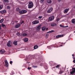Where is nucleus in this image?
I'll return each mask as SVG.
<instances>
[{
    "mask_svg": "<svg viewBox=\"0 0 75 75\" xmlns=\"http://www.w3.org/2000/svg\"><path fill=\"white\" fill-rule=\"evenodd\" d=\"M31 67H30H30H28V69H29V70H30V69H31Z\"/></svg>",
    "mask_w": 75,
    "mask_h": 75,
    "instance_id": "nucleus-42",
    "label": "nucleus"
},
{
    "mask_svg": "<svg viewBox=\"0 0 75 75\" xmlns=\"http://www.w3.org/2000/svg\"><path fill=\"white\" fill-rule=\"evenodd\" d=\"M75 72L74 71L72 70V71H70V74H71V75L73 74H74V73H75Z\"/></svg>",
    "mask_w": 75,
    "mask_h": 75,
    "instance_id": "nucleus-28",
    "label": "nucleus"
},
{
    "mask_svg": "<svg viewBox=\"0 0 75 75\" xmlns=\"http://www.w3.org/2000/svg\"><path fill=\"white\" fill-rule=\"evenodd\" d=\"M40 2L41 3H43V2L44 1V0H40Z\"/></svg>",
    "mask_w": 75,
    "mask_h": 75,
    "instance_id": "nucleus-39",
    "label": "nucleus"
},
{
    "mask_svg": "<svg viewBox=\"0 0 75 75\" xmlns=\"http://www.w3.org/2000/svg\"><path fill=\"white\" fill-rule=\"evenodd\" d=\"M13 44L15 45H17V41H14Z\"/></svg>",
    "mask_w": 75,
    "mask_h": 75,
    "instance_id": "nucleus-13",
    "label": "nucleus"
},
{
    "mask_svg": "<svg viewBox=\"0 0 75 75\" xmlns=\"http://www.w3.org/2000/svg\"><path fill=\"white\" fill-rule=\"evenodd\" d=\"M5 62L6 66V67H8V62H7V60H6V61H5Z\"/></svg>",
    "mask_w": 75,
    "mask_h": 75,
    "instance_id": "nucleus-9",
    "label": "nucleus"
},
{
    "mask_svg": "<svg viewBox=\"0 0 75 75\" xmlns=\"http://www.w3.org/2000/svg\"><path fill=\"white\" fill-rule=\"evenodd\" d=\"M24 23V21H22V22L21 23V24H22V23Z\"/></svg>",
    "mask_w": 75,
    "mask_h": 75,
    "instance_id": "nucleus-44",
    "label": "nucleus"
},
{
    "mask_svg": "<svg viewBox=\"0 0 75 75\" xmlns=\"http://www.w3.org/2000/svg\"><path fill=\"white\" fill-rule=\"evenodd\" d=\"M58 1H59V2H60L61 1V0H58Z\"/></svg>",
    "mask_w": 75,
    "mask_h": 75,
    "instance_id": "nucleus-47",
    "label": "nucleus"
},
{
    "mask_svg": "<svg viewBox=\"0 0 75 75\" xmlns=\"http://www.w3.org/2000/svg\"><path fill=\"white\" fill-rule=\"evenodd\" d=\"M54 30H52L50 31L47 32L46 33H53V32H54Z\"/></svg>",
    "mask_w": 75,
    "mask_h": 75,
    "instance_id": "nucleus-18",
    "label": "nucleus"
},
{
    "mask_svg": "<svg viewBox=\"0 0 75 75\" xmlns=\"http://www.w3.org/2000/svg\"><path fill=\"white\" fill-rule=\"evenodd\" d=\"M72 56L73 57H74V54H72Z\"/></svg>",
    "mask_w": 75,
    "mask_h": 75,
    "instance_id": "nucleus-51",
    "label": "nucleus"
},
{
    "mask_svg": "<svg viewBox=\"0 0 75 75\" xmlns=\"http://www.w3.org/2000/svg\"><path fill=\"white\" fill-rule=\"evenodd\" d=\"M27 34L26 33H23V36L24 37H25V36H27Z\"/></svg>",
    "mask_w": 75,
    "mask_h": 75,
    "instance_id": "nucleus-30",
    "label": "nucleus"
},
{
    "mask_svg": "<svg viewBox=\"0 0 75 75\" xmlns=\"http://www.w3.org/2000/svg\"><path fill=\"white\" fill-rule=\"evenodd\" d=\"M64 10V13H67L69 11V8L66 9Z\"/></svg>",
    "mask_w": 75,
    "mask_h": 75,
    "instance_id": "nucleus-15",
    "label": "nucleus"
},
{
    "mask_svg": "<svg viewBox=\"0 0 75 75\" xmlns=\"http://www.w3.org/2000/svg\"><path fill=\"white\" fill-rule=\"evenodd\" d=\"M64 71H62V70H60L59 72V74H61L62 73H63Z\"/></svg>",
    "mask_w": 75,
    "mask_h": 75,
    "instance_id": "nucleus-21",
    "label": "nucleus"
},
{
    "mask_svg": "<svg viewBox=\"0 0 75 75\" xmlns=\"http://www.w3.org/2000/svg\"><path fill=\"white\" fill-rule=\"evenodd\" d=\"M74 8H75V6H74Z\"/></svg>",
    "mask_w": 75,
    "mask_h": 75,
    "instance_id": "nucleus-52",
    "label": "nucleus"
},
{
    "mask_svg": "<svg viewBox=\"0 0 75 75\" xmlns=\"http://www.w3.org/2000/svg\"><path fill=\"white\" fill-rule=\"evenodd\" d=\"M42 31H45V29H46V27L45 26V27H43L42 28Z\"/></svg>",
    "mask_w": 75,
    "mask_h": 75,
    "instance_id": "nucleus-17",
    "label": "nucleus"
},
{
    "mask_svg": "<svg viewBox=\"0 0 75 75\" xmlns=\"http://www.w3.org/2000/svg\"><path fill=\"white\" fill-rule=\"evenodd\" d=\"M48 36H49V34H47L46 35L45 38H48Z\"/></svg>",
    "mask_w": 75,
    "mask_h": 75,
    "instance_id": "nucleus-33",
    "label": "nucleus"
},
{
    "mask_svg": "<svg viewBox=\"0 0 75 75\" xmlns=\"http://www.w3.org/2000/svg\"><path fill=\"white\" fill-rule=\"evenodd\" d=\"M42 18V16H39L38 17V18Z\"/></svg>",
    "mask_w": 75,
    "mask_h": 75,
    "instance_id": "nucleus-37",
    "label": "nucleus"
},
{
    "mask_svg": "<svg viewBox=\"0 0 75 75\" xmlns=\"http://www.w3.org/2000/svg\"><path fill=\"white\" fill-rule=\"evenodd\" d=\"M11 44H12V42H11V41L9 40L7 43V45L8 47H11Z\"/></svg>",
    "mask_w": 75,
    "mask_h": 75,
    "instance_id": "nucleus-3",
    "label": "nucleus"
},
{
    "mask_svg": "<svg viewBox=\"0 0 75 75\" xmlns=\"http://www.w3.org/2000/svg\"><path fill=\"white\" fill-rule=\"evenodd\" d=\"M51 26L54 27V26H56V25H57V24L54 23H51Z\"/></svg>",
    "mask_w": 75,
    "mask_h": 75,
    "instance_id": "nucleus-12",
    "label": "nucleus"
},
{
    "mask_svg": "<svg viewBox=\"0 0 75 75\" xmlns=\"http://www.w3.org/2000/svg\"><path fill=\"white\" fill-rule=\"evenodd\" d=\"M2 27H3V28H6V25L4 24H2Z\"/></svg>",
    "mask_w": 75,
    "mask_h": 75,
    "instance_id": "nucleus-29",
    "label": "nucleus"
},
{
    "mask_svg": "<svg viewBox=\"0 0 75 75\" xmlns=\"http://www.w3.org/2000/svg\"><path fill=\"white\" fill-rule=\"evenodd\" d=\"M63 37V35H60L56 36V37L57 39H58L59 38H61V37Z\"/></svg>",
    "mask_w": 75,
    "mask_h": 75,
    "instance_id": "nucleus-7",
    "label": "nucleus"
},
{
    "mask_svg": "<svg viewBox=\"0 0 75 75\" xmlns=\"http://www.w3.org/2000/svg\"><path fill=\"white\" fill-rule=\"evenodd\" d=\"M1 25H0V30H1Z\"/></svg>",
    "mask_w": 75,
    "mask_h": 75,
    "instance_id": "nucleus-45",
    "label": "nucleus"
},
{
    "mask_svg": "<svg viewBox=\"0 0 75 75\" xmlns=\"http://www.w3.org/2000/svg\"><path fill=\"white\" fill-rule=\"evenodd\" d=\"M27 12V11L25 10H22L19 11V13L20 14H25V13H26Z\"/></svg>",
    "mask_w": 75,
    "mask_h": 75,
    "instance_id": "nucleus-2",
    "label": "nucleus"
},
{
    "mask_svg": "<svg viewBox=\"0 0 75 75\" xmlns=\"http://www.w3.org/2000/svg\"><path fill=\"white\" fill-rule=\"evenodd\" d=\"M62 46V45H60V46L61 47Z\"/></svg>",
    "mask_w": 75,
    "mask_h": 75,
    "instance_id": "nucleus-50",
    "label": "nucleus"
},
{
    "mask_svg": "<svg viewBox=\"0 0 75 75\" xmlns=\"http://www.w3.org/2000/svg\"><path fill=\"white\" fill-rule=\"evenodd\" d=\"M33 2L30 1L28 5V8H33Z\"/></svg>",
    "mask_w": 75,
    "mask_h": 75,
    "instance_id": "nucleus-1",
    "label": "nucleus"
},
{
    "mask_svg": "<svg viewBox=\"0 0 75 75\" xmlns=\"http://www.w3.org/2000/svg\"><path fill=\"white\" fill-rule=\"evenodd\" d=\"M60 26L61 27H64V26H62V25H60Z\"/></svg>",
    "mask_w": 75,
    "mask_h": 75,
    "instance_id": "nucleus-41",
    "label": "nucleus"
},
{
    "mask_svg": "<svg viewBox=\"0 0 75 75\" xmlns=\"http://www.w3.org/2000/svg\"><path fill=\"white\" fill-rule=\"evenodd\" d=\"M38 45H36L34 47V49H37L38 48Z\"/></svg>",
    "mask_w": 75,
    "mask_h": 75,
    "instance_id": "nucleus-22",
    "label": "nucleus"
},
{
    "mask_svg": "<svg viewBox=\"0 0 75 75\" xmlns=\"http://www.w3.org/2000/svg\"><path fill=\"white\" fill-rule=\"evenodd\" d=\"M17 35H18V36H20V33L19 32H18L17 33Z\"/></svg>",
    "mask_w": 75,
    "mask_h": 75,
    "instance_id": "nucleus-31",
    "label": "nucleus"
},
{
    "mask_svg": "<svg viewBox=\"0 0 75 75\" xmlns=\"http://www.w3.org/2000/svg\"><path fill=\"white\" fill-rule=\"evenodd\" d=\"M46 30H48V28H46Z\"/></svg>",
    "mask_w": 75,
    "mask_h": 75,
    "instance_id": "nucleus-49",
    "label": "nucleus"
},
{
    "mask_svg": "<svg viewBox=\"0 0 75 75\" xmlns=\"http://www.w3.org/2000/svg\"><path fill=\"white\" fill-rule=\"evenodd\" d=\"M34 57H35V56H31L30 57V59H34Z\"/></svg>",
    "mask_w": 75,
    "mask_h": 75,
    "instance_id": "nucleus-24",
    "label": "nucleus"
},
{
    "mask_svg": "<svg viewBox=\"0 0 75 75\" xmlns=\"http://www.w3.org/2000/svg\"><path fill=\"white\" fill-rule=\"evenodd\" d=\"M54 19V16H52L50 17L49 19V21H52Z\"/></svg>",
    "mask_w": 75,
    "mask_h": 75,
    "instance_id": "nucleus-5",
    "label": "nucleus"
},
{
    "mask_svg": "<svg viewBox=\"0 0 75 75\" xmlns=\"http://www.w3.org/2000/svg\"><path fill=\"white\" fill-rule=\"evenodd\" d=\"M72 71H73L74 72H75V68L74 67H72Z\"/></svg>",
    "mask_w": 75,
    "mask_h": 75,
    "instance_id": "nucleus-32",
    "label": "nucleus"
},
{
    "mask_svg": "<svg viewBox=\"0 0 75 75\" xmlns=\"http://www.w3.org/2000/svg\"><path fill=\"white\" fill-rule=\"evenodd\" d=\"M73 62H74V63H75V60H74L73 61Z\"/></svg>",
    "mask_w": 75,
    "mask_h": 75,
    "instance_id": "nucleus-46",
    "label": "nucleus"
},
{
    "mask_svg": "<svg viewBox=\"0 0 75 75\" xmlns=\"http://www.w3.org/2000/svg\"><path fill=\"white\" fill-rule=\"evenodd\" d=\"M41 29V25H38V27H37V30H40Z\"/></svg>",
    "mask_w": 75,
    "mask_h": 75,
    "instance_id": "nucleus-14",
    "label": "nucleus"
},
{
    "mask_svg": "<svg viewBox=\"0 0 75 75\" xmlns=\"http://www.w3.org/2000/svg\"><path fill=\"white\" fill-rule=\"evenodd\" d=\"M75 33V31H74V33Z\"/></svg>",
    "mask_w": 75,
    "mask_h": 75,
    "instance_id": "nucleus-53",
    "label": "nucleus"
},
{
    "mask_svg": "<svg viewBox=\"0 0 75 75\" xmlns=\"http://www.w3.org/2000/svg\"><path fill=\"white\" fill-rule=\"evenodd\" d=\"M3 7V6L2 5H0V10H1Z\"/></svg>",
    "mask_w": 75,
    "mask_h": 75,
    "instance_id": "nucleus-25",
    "label": "nucleus"
},
{
    "mask_svg": "<svg viewBox=\"0 0 75 75\" xmlns=\"http://www.w3.org/2000/svg\"><path fill=\"white\" fill-rule=\"evenodd\" d=\"M20 25H21L20 24H18L16 25L15 27L16 28H19V27H20Z\"/></svg>",
    "mask_w": 75,
    "mask_h": 75,
    "instance_id": "nucleus-11",
    "label": "nucleus"
},
{
    "mask_svg": "<svg viewBox=\"0 0 75 75\" xmlns=\"http://www.w3.org/2000/svg\"><path fill=\"white\" fill-rule=\"evenodd\" d=\"M57 21H59V19H57Z\"/></svg>",
    "mask_w": 75,
    "mask_h": 75,
    "instance_id": "nucleus-48",
    "label": "nucleus"
},
{
    "mask_svg": "<svg viewBox=\"0 0 75 75\" xmlns=\"http://www.w3.org/2000/svg\"><path fill=\"white\" fill-rule=\"evenodd\" d=\"M3 21H4V19H2L1 20H0V23H2L3 22Z\"/></svg>",
    "mask_w": 75,
    "mask_h": 75,
    "instance_id": "nucleus-23",
    "label": "nucleus"
},
{
    "mask_svg": "<svg viewBox=\"0 0 75 75\" xmlns=\"http://www.w3.org/2000/svg\"><path fill=\"white\" fill-rule=\"evenodd\" d=\"M7 8L9 9H10V7L9 6H8L7 7Z\"/></svg>",
    "mask_w": 75,
    "mask_h": 75,
    "instance_id": "nucleus-35",
    "label": "nucleus"
},
{
    "mask_svg": "<svg viewBox=\"0 0 75 75\" xmlns=\"http://www.w3.org/2000/svg\"><path fill=\"white\" fill-rule=\"evenodd\" d=\"M59 64L57 65V66H56V68H59Z\"/></svg>",
    "mask_w": 75,
    "mask_h": 75,
    "instance_id": "nucleus-38",
    "label": "nucleus"
},
{
    "mask_svg": "<svg viewBox=\"0 0 75 75\" xmlns=\"http://www.w3.org/2000/svg\"><path fill=\"white\" fill-rule=\"evenodd\" d=\"M6 51H5V50H0V52L1 54H3Z\"/></svg>",
    "mask_w": 75,
    "mask_h": 75,
    "instance_id": "nucleus-8",
    "label": "nucleus"
},
{
    "mask_svg": "<svg viewBox=\"0 0 75 75\" xmlns=\"http://www.w3.org/2000/svg\"><path fill=\"white\" fill-rule=\"evenodd\" d=\"M32 67L33 68H37V67H38L37 66H34V65H33Z\"/></svg>",
    "mask_w": 75,
    "mask_h": 75,
    "instance_id": "nucleus-27",
    "label": "nucleus"
},
{
    "mask_svg": "<svg viewBox=\"0 0 75 75\" xmlns=\"http://www.w3.org/2000/svg\"><path fill=\"white\" fill-rule=\"evenodd\" d=\"M69 26L68 25L65 26V27H64V28H67V27H68Z\"/></svg>",
    "mask_w": 75,
    "mask_h": 75,
    "instance_id": "nucleus-43",
    "label": "nucleus"
},
{
    "mask_svg": "<svg viewBox=\"0 0 75 75\" xmlns=\"http://www.w3.org/2000/svg\"><path fill=\"white\" fill-rule=\"evenodd\" d=\"M24 42H27L28 41V38H25L24 39Z\"/></svg>",
    "mask_w": 75,
    "mask_h": 75,
    "instance_id": "nucleus-20",
    "label": "nucleus"
},
{
    "mask_svg": "<svg viewBox=\"0 0 75 75\" xmlns=\"http://www.w3.org/2000/svg\"><path fill=\"white\" fill-rule=\"evenodd\" d=\"M4 2H6V3H8V0H4Z\"/></svg>",
    "mask_w": 75,
    "mask_h": 75,
    "instance_id": "nucleus-34",
    "label": "nucleus"
},
{
    "mask_svg": "<svg viewBox=\"0 0 75 75\" xmlns=\"http://www.w3.org/2000/svg\"><path fill=\"white\" fill-rule=\"evenodd\" d=\"M10 64H13V61H10Z\"/></svg>",
    "mask_w": 75,
    "mask_h": 75,
    "instance_id": "nucleus-40",
    "label": "nucleus"
},
{
    "mask_svg": "<svg viewBox=\"0 0 75 75\" xmlns=\"http://www.w3.org/2000/svg\"><path fill=\"white\" fill-rule=\"evenodd\" d=\"M54 46H55V47H57H57H59V46H58V45H57V44H55L54 45Z\"/></svg>",
    "mask_w": 75,
    "mask_h": 75,
    "instance_id": "nucleus-36",
    "label": "nucleus"
},
{
    "mask_svg": "<svg viewBox=\"0 0 75 75\" xmlns=\"http://www.w3.org/2000/svg\"><path fill=\"white\" fill-rule=\"evenodd\" d=\"M71 23L73 24H75V19H73L72 20Z\"/></svg>",
    "mask_w": 75,
    "mask_h": 75,
    "instance_id": "nucleus-16",
    "label": "nucleus"
},
{
    "mask_svg": "<svg viewBox=\"0 0 75 75\" xmlns=\"http://www.w3.org/2000/svg\"><path fill=\"white\" fill-rule=\"evenodd\" d=\"M32 23L33 24H38L39 23V21L35 20L32 22Z\"/></svg>",
    "mask_w": 75,
    "mask_h": 75,
    "instance_id": "nucleus-4",
    "label": "nucleus"
},
{
    "mask_svg": "<svg viewBox=\"0 0 75 75\" xmlns=\"http://www.w3.org/2000/svg\"><path fill=\"white\" fill-rule=\"evenodd\" d=\"M0 13L1 14H4V13H6V10H4L2 11H1Z\"/></svg>",
    "mask_w": 75,
    "mask_h": 75,
    "instance_id": "nucleus-10",
    "label": "nucleus"
},
{
    "mask_svg": "<svg viewBox=\"0 0 75 75\" xmlns=\"http://www.w3.org/2000/svg\"><path fill=\"white\" fill-rule=\"evenodd\" d=\"M74 59H75V57L74 58Z\"/></svg>",
    "mask_w": 75,
    "mask_h": 75,
    "instance_id": "nucleus-54",
    "label": "nucleus"
},
{
    "mask_svg": "<svg viewBox=\"0 0 75 75\" xmlns=\"http://www.w3.org/2000/svg\"><path fill=\"white\" fill-rule=\"evenodd\" d=\"M52 7H51L47 11V13H50L52 11Z\"/></svg>",
    "mask_w": 75,
    "mask_h": 75,
    "instance_id": "nucleus-6",
    "label": "nucleus"
},
{
    "mask_svg": "<svg viewBox=\"0 0 75 75\" xmlns=\"http://www.w3.org/2000/svg\"><path fill=\"white\" fill-rule=\"evenodd\" d=\"M47 2L48 3H52V1L51 0H47Z\"/></svg>",
    "mask_w": 75,
    "mask_h": 75,
    "instance_id": "nucleus-19",
    "label": "nucleus"
},
{
    "mask_svg": "<svg viewBox=\"0 0 75 75\" xmlns=\"http://www.w3.org/2000/svg\"><path fill=\"white\" fill-rule=\"evenodd\" d=\"M16 10L17 11H20V9L19 8H18L16 9Z\"/></svg>",
    "mask_w": 75,
    "mask_h": 75,
    "instance_id": "nucleus-26",
    "label": "nucleus"
}]
</instances>
